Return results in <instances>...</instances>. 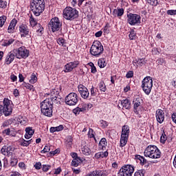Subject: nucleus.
<instances>
[{
	"mask_svg": "<svg viewBox=\"0 0 176 176\" xmlns=\"http://www.w3.org/2000/svg\"><path fill=\"white\" fill-rule=\"evenodd\" d=\"M45 8L46 2L45 0H31L30 1V9L36 17L41 16L45 12Z\"/></svg>",
	"mask_w": 176,
	"mask_h": 176,
	"instance_id": "f257e3e1",
	"label": "nucleus"
},
{
	"mask_svg": "<svg viewBox=\"0 0 176 176\" xmlns=\"http://www.w3.org/2000/svg\"><path fill=\"white\" fill-rule=\"evenodd\" d=\"M48 27L50 28L52 32H58V36H64V33H63V23L60 21L58 17L52 18L48 23Z\"/></svg>",
	"mask_w": 176,
	"mask_h": 176,
	"instance_id": "f03ea898",
	"label": "nucleus"
},
{
	"mask_svg": "<svg viewBox=\"0 0 176 176\" xmlns=\"http://www.w3.org/2000/svg\"><path fill=\"white\" fill-rule=\"evenodd\" d=\"M145 157H150V159H160L162 152L155 145H149L144 150Z\"/></svg>",
	"mask_w": 176,
	"mask_h": 176,
	"instance_id": "7ed1b4c3",
	"label": "nucleus"
},
{
	"mask_svg": "<svg viewBox=\"0 0 176 176\" xmlns=\"http://www.w3.org/2000/svg\"><path fill=\"white\" fill-rule=\"evenodd\" d=\"M41 111L44 116L50 118L53 115V103L50 98H47L41 103Z\"/></svg>",
	"mask_w": 176,
	"mask_h": 176,
	"instance_id": "20e7f679",
	"label": "nucleus"
},
{
	"mask_svg": "<svg viewBox=\"0 0 176 176\" xmlns=\"http://www.w3.org/2000/svg\"><path fill=\"white\" fill-rule=\"evenodd\" d=\"M63 17L66 20H75L79 17V11L72 7H66L63 10Z\"/></svg>",
	"mask_w": 176,
	"mask_h": 176,
	"instance_id": "39448f33",
	"label": "nucleus"
},
{
	"mask_svg": "<svg viewBox=\"0 0 176 176\" xmlns=\"http://www.w3.org/2000/svg\"><path fill=\"white\" fill-rule=\"evenodd\" d=\"M104 53V46L99 41H94L90 49V54L94 57H100Z\"/></svg>",
	"mask_w": 176,
	"mask_h": 176,
	"instance_id": "423d86ee",
	"label": "nucleus"
},
{
	"mask_svg": "<svg viewBox=\"0 0 176 176\" xmlns=\"http://www.w3.org/2000/svg\"><path fill=\"white\" fill-rule=\"evenodd\" d=\"M11 102L12 100L8 98H5L3 99V106L0 104V116H2V113H3L5 116H10V115H12L13 109L12 108Z\"/></svg>",
	"mask_w": 176,
	"mask_h": 176,
	"instance_id": "0eeeda50",
	"label": "nucleus"
},
{
	"mask_svg": "<svg viewBox=\"0 0 176 176\" xmlns=\"http://www.w3.org/2000/svg\"><path fill=\"white\" fill-rule=\"evenodd\" d=\"M141 87L144 93H145L146 96H149L152 91V87H153V80H152V77H145L142 81Z\"/></svg>",
	"mask_w": 176,
	"mask_h": 176,
	"instance_id": "6e6552de",
	"label": "nucleus"
},
{
	"mask_svg": "<svg viewBox=\"0 0 176 176\" xmlns=\"http://www.w3.org/2000/svg\"><path fill=\"white\" fill-rule=\"evenodd\" d=\"M16 54V58L21 60H25L28 57H30V50H28L25 46H21L19 48L14 49Z\"/></svg>",
	"mask_w": 176,
	"mask_h": 176,
	"instance_id": "1a4fd4ad",
	"label": "nucleus"
},
{
	"mask_svg": "<svg viewBox=\"0 0 176 176\" xmlns=\"http://www.w3.org/2000/svg\"><path fill=\"white\" fill-rule=\"evenodd\" d=\"M134 173V166L131 164H125L120 169L118 176H132Z\"/></svg>",
	"mask_w": 176,
	"mask_h": 176,
	"instance_id": "9d476101",
	"label": "nucleus"
},
{
	"mask_svg": "<svg viewBox=\"0 0 176 176\" xmlns=\"http://www.w3.org/2000/svg\"><path fill=\"white\" fill-rule=\"evenodd\" d=\"M127 23L130 25H140L141 24V15L130 12L127 14Z\"/></svg>",
	"mask_w": 176,
	"mask_h": 176,
	"instance_id": "9b49d317",
	"label": "nucleus"
},
{
	"mask_svg": "<svg viewBox=\"0 0 176 176\" xmlns=\"http://www.w3.org/2000/svg\"><path fill=\"white\" fill-rule=\"evenodd\" d=\"M79 97L76 93L72 92L69 94L65 98V102L67 105L74 106L78 104Z\"/></svg>",
	"mask_w": 176,
	"mask_h": 176,
	"instance_id": "f8f14e48",
	"label": "nucleus"
},
{
	"mask_svg": "<svg viewBox=\"0 0 176 176\" xmlns=\"http://www.w3.org/2000/svg\"><path fill=\"white\" fill-rule=\"evenodd\" d=\"M19 31L21 35V38H25V36H28V38H31V36L30 35L31 32L30 31V28H28V26L26 24H21L19 27Z\"/></svg>",
	"mask_w": 176,
	"mask_h": 176,
	"instance_id": "ddd939ff",
	"label": "nucleus"
},
{
	"mask_svg": "<svg viewBox=\"0 0 176 176\" xmlns=\"http://www.w3.org/2000/svg\"><path fill=\"white\" fill-rule=\"evenodd\" d=\"M80 64L79 60H74L73 62H69V63H67L65 65L64 67V72L67 73V72H72L75 68H78V66Z\"/></svg>",
	"mask_w": 176,
	"mask_h": 176,
	"instance_id": "4468645a",
	"label": "nucleus"
},
{
	"mask_svg": "<svg viewBox=\"0 0 176 176\" xmlns=\"http://www.w3.org/2000/svg\"><path fill=\"white\" fill-rule=\"evenodd\" d=\"M78 91L84 100H87L89 98V96H90V93L89 92V89L82 84H80L78 85Z\"/></svg>",
	"mask_w": 176,
	"mask_h": 176,
	"instance_id": "2eb2a0df",
	"label": "nucleus"
},
{
	"mask_svg": "<svg viewBox=\"0 0 176 176\" xmlns=\"http://www.w3.org/2000/svg\"><path fill=\"white\" fill-rule=\"evenodd\" d=\"M133 102L134 109L133 112L135 113H138V109H140L142 104H144V100L140 97H138L133 100Z\"/></svg>",
	"mask_w": 176,
	"mask_h": 176,
	"instance_id": "dca6fc26",
	"label": "nucleus"
},
{
	"mask_svg": "<svg viewBox=\"0 0 176 176\" xmlns=\"http://www.w3.org/2000/svg\"><path fill=\"white\" fill-rule=\"evenodd\" d=\"M14 58H16V52H14V50H13L7 54L5 59V64L6 65H10V64L14 61Z\"/></svg>",
	"mask_w": 176,
	"mask_h": 176,
	"instance_id": "f3484780",
	"label": "nucleus"
},
{
	"mask_svg": "<svg viewBox=\"0 0 176 176\" xmlns=\"http://www.w3.org/2000/svg\"><path fill=\"white\" fill-rule=\"evenodd\" d=\"M155 117L157 122L162 124V123L164 122V111H163L162 109H157L155 113Z\"/></svg>",
	"mask_w": 176,
	"mask_h": 176,
	"instance_id": "a211bd4d",
	"label": "nucleus"
},
{
	"mask_svg": "<svg viewBox=\"0 0 176 176\" xmlns=\"http://www.w3.org/2000/svg\"><path fill=\"white\" fill-rule=\"evenodd\" d=\"M86 111H87V109L86 108L85 103L82 102L79 105V107L74 109L73 110V112H74V113H75V115H79V113H80V112H83V113H85V112H86Z\"/></svg>",
	"mask_w": 176,
	"mask_h": 176,
	"instance_id": "6ab92c4d",
	"label": "nucleus"
},
{
	"mask_svg": "<svg viewBox=\"0 0 176 176\" xmlns=\"http://www.w3.org/2000/svg\"><path fill=\"white\" fill-rule=\"evenodd\" d=\"M120 101V104L122 107V109H131V101L129 99H124Z\"/></svg>",
	"mask_w": 176,
	"mask_h": 176,
	"instance_id": "aec40b11",
	"label": "nucleus"
},
{
	"mask_svg": "<svg viewBox=\"0 0 176 176\" xmlns=\"http://www.w3.org/2000/svg\"><path fill=\"white\" fill-rule=\"evenodd\" d=\"M133 65H136V67H142L146 64V60H145V58H138L133 61Z\"/></svg>",
	"mask_w": 176,
	"mask_h": 176,
	"instance_id": "412c9836",
	"label": "nucleus"
},
{
	"mask_svg": "<svg viewBox=\"0 0 176 176\" xmlns=\"http://www.w3.org/2000/svg\"><path fill=\"white\" fill-rule=\"evenodd\" d=\"M112 14L114 17H122L124 14V9L123 8H117L113 10Z\"/></svg>",
	"mask_w": 176,
	"mask_h": 176,
	"instance_id": "4be33fe9",
	"label": "nucleus"
},
{
	"mask_svg": "<svg viewBox=\"0 0 176 176\" xmlns=\"http://www.w3.org/2000/svg\"><path fill=\"white\" fill-rule=\"evenodd\" d=\"M107 145H108V142L105 138H102L99 142V148L101 151H105L107 149Z\"/></svg>",
	"mask_w": 176,
	"mask_h": 176,
	"instance_id": "5701e85b",
	"label": "nucleus"
},
{
	"mask_svg": "<svg viewBox=\"0 0 176 176\" xmlns=\"http://www.w3.org/2000/svg\"><path fill=\"white\" fill-rule=\"evenodd\" d=\"M130 135V127L129 125H124L122 128V133L121 135L124 137H129Z\"/></svg>",
	"mask_w": 176,
	"mask_h": 176,
	"instance_id": "b1692460",
	"label": "nucleus"
},
{
	"mask_svg": "<svg viewBox=\"0 0 176 176\" xmlns=\"http://www.w3.org/2000/svg\"><path fill=\"white\" fill-rule=\"evenodd\" d=\"M129 141V136H120V148H123V146H126L127 145V142Z\"/></svg>",
	"mask_w": 176,
	"mask_h": 176,
	"instance_id": "393cba45",
	"label": "nucleus"
},
{
	"mask_svg": "<svg viewBox=\"0 0 176 176\" xmlns=\"http://www.w3.org/2000/svg\"><path fill=\"white\" fill-rule=\"evenodd\" d=\"M14 42V38H9V39H6L2 41V46H4L6 47H8V46H10Z\"/></svg>",
	"mask_w": 176,
	"mask_h": 176,
	"instance_id": "a878e982",
	"label": "nucleus"
},
{
	"mask_svg": "<svg viewBox=\"0 0 176 176\" xmlns=\"http://www.w3.org/2000/svg\"><path fill=\"white\" fill-rule=\"evenodd\" d=\"M81 151L83 153V155H85V156H89L91 153V150L87 146H84L81 148Z\"/></svg>",
	"mask_w": 176,
	"mask_h": 176,
	"instance_id": "bb28decb",
	"label": "nucleus"
},
{
	"mask_svg": "<svg viewBox=\"0 0 176 176\" xmlns=\"http://www.w3.org/2000/svg\"><path fill=\"white\" fill-rule=\"evenodd\" d=\"M82 162V161L80 157L73 159L72 161V166H73V167H78V166H79Z\"/></svg>",
	"mask_w": 176,
	"mask_h": 176,
	"instance_id": "cd10ccee",
	"label": "nucleus"
},
{
	"mask_svg": "<svg viewBox=\"0 0 176 176\" xmlns=\"http://www.w3.org/2000/svg\"><path fill=\"white\" fill-rule=\"evenodd\" d=\"M98 65L100 68H105L107 67V62L105 61V58H101L98 60Z\"/></svg>",
	"mask_w": 176,
	"mask_h": 176,
	"instance_id": "c85d7f7f",
	"label": "nucleus"
},
{
	"mask_svg": "<svg viewBox=\"0 0 176 176\" xmlns=\"http://www.w3.org/2000/svg\"><path fill=\"white\" fill-rule=\"evenodd\" d=\"M29 20H30V24L32 28L37 27L38 24H39L38 23V21H36V19H35V18H34L32 15H31Z\"/></svg>",
	"mask_w": 176,
	"mask_h": 176,
	"instance_id": "c756f323",
	"label": "nucleus"
},
{
	"mask_svg": "<svg viewBox=\"0 0 176 176\" xmlns=\"http://www.w3.org/2000/svg\"><path fill=\"white\" fill-rule=\"evenodd\" d=\"M162 135L160 137V142L162 144H166V141H167V135H166V132H164V129L162 128Z\"/></svg>",
	"mask_w": 176,
	"mask_h": 176,
	"instance_id": "7c9ffc66",
	"label": "nucleus"
},
{
	"mask_svg": "<svg viewBox=\"0 0 176 176\" xmlns=\"http://www.w3.org/2000/svg\"><path fill=\"white\" fill-rule=\"evenodd\" d=\"M22 86H23V87H25V89H28L30 91H35V88H34V85H32L30 83L23 82L22 84Z\"/></svg>",
	"mask_w": 176,
	"mask_h": 176,
	"instance_id": "2f4dec72",
	"label": "nucleus"
},
{
	"mask_svg": "<svg viewBox=\"0 0 176 176\" xmlns=\"http://www.w3.org/2000/svg\"><path fill=\"white\" fill-rule=\"evenodd\" d=\"M58 94H59V92L58 90L52 89L50 93L45 94V96H50V98H51V97L58 96Z\"/></svg>",
	"mask_w": 176,
	"mask_h": 176,
	"instance_id": "473e14b6",
	"label": "nucleus"
},
{
	"mask_svg": "<svg viewBox=\"0 0 176 176\" xmlns=\"http://www.w3.org/2000/svg\"><path fill=\"white\" fill-rule=\"evenodd\" d=\"M98 93V89L96 88L94 86H92L90 89L91 97H96Z\"/></svg>",
	"mask_w": 176,
	"mask_h": 176,
	"instance_id": "72a5a7b5",
	"label": "nucleus"
},
{
	"mask_svg": "<svg viewBox=\"0 0 176 176\" xmlns=\"http://www.w3.org/2000/svg\"><path fill=\"white\" fill-rule=\"evenodd\" d=\"M56 42L60 45V46H63V47H67V42H65V39L63 38H59L56 40Z\"/></svg>",
	"mask_w": 176,
	"mask_h": 176,
	"instance_id": "f704fd0d",
	"label": "nucleus"
},
{
	"mask_svg": "<svg viewBox=\"0 0 176 176\" xmlns=\"http://www.w3.org/2000/svg\"><path fill=\"white\" fill-rule=\"evenodd\" d=\"M136 35H137V34L135 33V31L134 30V29H131L130 34L129 35V39L131 41L135 40Z\"/></svg>",
	"mask_w": 176,
	"mask_h": 176,
	"instance_id": "c9c22d12",
	"label": "nucleus"
},
{
	"mask_svg": "<svg viewBox=\"0 0 176 176\" xmlns=\"http://www.w3.org/2000/svg\"><path fill=\"white\" fill-rule=\"evenodd\" d=\"M146 3L151 5V6H157L159 5V1L157 0H145Z\"/></svg>",
	"mask_w": 176,
	"mask_h": 176,
	"instance_id": "e433bc0d",
	"label": "nucleus"
},
{
	"mask_svg": "<svg viewBox=\"0 0 176 176\" xmlns=\"http://www.w3.org/2000/svg\"><path fill=\"white\" fill-rule=\"evenodd\" d=\"M50 100L51 101L52 105L53 104H60V98H58V96H54L50 98Z\"/></svg>",
	"mask_w": 176,
	"mask_h": 176,
	"instance_id": "4c0bfd02",
	"label": "nucleus"
},
{
	"mask_svg": "<svg viewBox=\"0 0 176 176\" xmlns=\"http://www.w3.org/2000/svg\"><path fill=\"white\" fill-rule=\"evenodd\" d=\"M99 89L100 91H103L104 93V91H107V86L105 85V83L104 82V81H101L99 83Z\"/></svg>",
	"mask_w": 176,
	"mask_h": 176,
	"instance_id": "58836bf2",
	"label": "nucleus"
},
{
	"mask_svg": "<svg viewBox=\"0 0 176 176\" xmlns=\"http://www.w3.org/2000/svg\"><path fill=\"white\" fill-rule=\"evenodd\" d=\"M30 78L31 79L30 80V83L32 85H34V83H36V82H38V78L34 74H32Z\"/></svg>",
	"mask_w": 176,
	"mask_h": 176,
	"instance_id": "ea45409f",
	"label": "nucleus"
},
{
	"mask_svg": "<svg viewBox=\"0 0 176 176\" xmlns=\"http://www.w3.org/2000/svg\"><path fill=\"white\" fill-rule=\"evenodd\" d=\"M94 130H93L91 128H89L87 135L89 138H94L96 141V136L94 135Z\"/></svg>",
	"mask_w": 176,
	"mask_h": 176,
	"instance_id": "a19ab883",
	"label": "nucleus"
},
{
	"mask_svg": "<svg viewBox=\"0 0 176 176\" xmlns=\"http://www.w3.org/2000/svg\"><path fill=\"white\" fill-rule=\"evenodd\" d=\"M6 19H8V17L5 15L0 16V27L1 28L3 27L5 22L6 21Z\"/></svg>",
	"mask_w": 176,
	"mask_h": 176,
	"instance_id": "79ce46f5",
	"label": "nucleus"
},
{
	"mask_svg": "<svg viewBox=\"0 0 176 176\" xmlns=\"http://www.w3.org/2000/svg\"><path fill=\"white\" fill-rule=\"evenodd\" d=\"M26 134H28L29 135H34V133H35V131L32 129L31 127H27L25 129Z\"/></svg>",
	"mask_w": 176,
	"mask_h": 176,
	"instance_id": "37998d69",
	"label": "nucleus"
},
{
	"mask_svg": "<svg viewBox=\"0 0 176 176\" xmlns=\"http://www.w3.org/2000/svg\"><path fill=\"white\" fill-rule=\"evenodd\" d=\"M8 7V2L5 0H0V8L1 9H6Z\"/></svg>",
	"mask_w": 176,
	"mask_h": 176,
	"instance_id": "c03bdc74",
	"label": "nucleus"
},
{
	"mask_svg": "<svg viewBox=\"0 0 176 176\" xmlns=\"http://www.w3.org/2000/svg\"><path fill=\"white\" fill-rule=\"evenodd\" d=\"M36 27L38 28L36 32L42 35V34H43V27L41 25V23H38Z\"/></svg>",
	"mask_w": 176,
	"mask_h": 176,
	"instance_id": "a18cd8bd",
	"label": "nucleus"
},
{
	"mask_svg": "<svg viewBox=\"0 0 176 176\" xmlns=\"http://www.w3.org/2000/svg\"><path fill=\"white\" fill-rule=\"evenodd\" d=\"M12 124V120H7L5 122H3L1 127H8V126H10Z\"/></svg>",
	"mask_w": 176,
	"mask_h": 176,
	"instance_id": "49530a36",
	"label": "nucleus"
},
{
	"mask_svg": "<svg viewBox=\"0 0 176 176\" xmlns=\"http://www.w3.org/2000/svg\"><path fill=\"white\" fill-rule=\"evenodd\" d=\"M89 66L91 67V74H96V72H97V68L94 66V63H89Z\"/></svg>",
	"mask_w": 176,
	"mask_h": 176,
	"instance_id": "de8ad7c7",
	"label": "nucleus"
},
{
	"mask_svg": "<svg viewBox=\"0 0 176 176\" xmlns=\"http://www.w3.org/2000/svg\"><path fill=\"white\" fill-rule=\"evenodd\" d=\"M50 152V146L46 145L45 146L44 148L41 151V153H47Z\"/></svg>",
	"mask_w": 176,
	"mask_h": 176,
	"instance_id": "09e8293b",
	"label": "nucleus"
},
{
	"mask_svg": "<svg viewBox=\"0 0 176 176\" xmlns=\"http://www.w3.org/2000/svg\"><path fill=\"white\" fill-rule=\"evenodd\" d=\"M144 173L145 170H138L135 173L134 176H144Z\"/></svg>",
	"mask_w": 176,
	"mask_h": 176,
	"instance_id": "8fccbe9b",
	"label": "nucleus"
},
{
	"mask_svg": "<svg viewBox=\"0 0 176 176\" xmlns=\"http://www.w3.org/2000/svg\"><path fill=\"white\" fill-rule=\"evenodd\" d=\"M100 124L102 129H106V127H108V122L104 120H100Z\"/></svg>",
	"mask_w": 176,
	"mask_h": 176,
	"instance_id": "3c124183",
	"label": "nucleus"
},
{
	"mask_svg": "<svg viewBox=\"0 0 176 176\" xmlns=\"http://www.w3.org/2000/svg\"><path fill=\"white\" fill-rule=\"evenodd\" d=\"M20 145L21 146H28L30 145V142H28V140L22 139V141L21 142Z\"/></svg>",
	"mask_w": 176,
	"mask_h": 176,
	"instance_id": "603ef678",
	"label": "nucleus"
},
{
	"mask_svg": "<svg viewBox=\"0 0 176 176\" xmlns=\"http://www.w3.org/2000/svg\"><path fill=\"white\" fill-rule=\"evenodd\" d=\"M18 160L16 158H13V159H11L10 160V166L12 167H14V166H16L17 165V163H18Z\"/></svg>",
	"mask_w": 176,
	"mask_h": 176,
	"instance_id": "864d4df0",
	"label": "nucleus"
},
{
	"mask_svg": "<svg viewBox=\"0 0 176 176\" xmlns=\"http://www.w3.org/2000/svg\"><path fill=\"white\" fill-rule=\"evenodd\" d=\"M100 157L101 159H104V157H108L109 153L108 152V151H106L104 152H100Z\"/></svg>",
	"mask_w": 176,
	"mask_h": 176,
	"instance_id": "5fc2aeb1",
	"label": "nucleus"
},
{
	"mask_svg": "<svg viewBox=\"0 0 176 176\" xmlns=\"http://www.w3.org/2000/svg\"><path fill=\"white\" fill-rule=\"evenodd\" d=\"M50 168H52V166L50 165H43L42 169L44 173H47Z\"/></svg>",
	"mask_w": 176,
	"mask_h": 176,
	"instance_id": "6e6d98bb",
	"label": "nucleus"
},
{
	"mask_svg": "<svg viewBox=\"0 0 176 176\" xmlns=\"http://www.w3.org/2000/svg\"><path fill=\"white\" fill-rule=\"evenodd\" d=\"M166 13L169 16H175L176 15V10H167Z\"/></svg>",
	"mask_w": 176,
	"mask_h": 176,
	"instance_id": "4d7b16f0",
	"label": "nucleus"
},
{
	"mask_svg": "<svg viewBox=\"0 0 176 176\" xmlns=\"http://www.w3.org/2000/svg\"><path fill=\"white\" fill-rule=\"evenodd\" d=\"M133 76H134V72L133 71H129L126 74L127 79H130V78H133Z\"/></svg>",
	"mask_w": 176,
	"mask_h": 176,
	"instance_id": "13d9d810",
	"label": "nucleus"
},
{
	"mask_svg": "<svg viewBox=\"0 0 176 176\" xmlns=\"http://www.w3.org/2000/svg\"><path fill=\"white\" fill-rule=\"evenodd\" d=\"M14 26L10 25L8 28V34H13L14 32Z\"/></svg>",
	"mask_w": 176,
	"mask_h": 176,
	"instance_id": "bf43d9fd",
	"label": "nucleus"
},
{
	"mask_svg": "<svg viewBox=\"0 0 176 176\" xmlns=\"http://www.w3.org/2000/svg\"><path fill=\"white\" fill-rule=\"evenodd\" d=\"M3 167L5 168H8L9 166V161H8V158H6V157L3 159Z\"/></svg>",
	"mask_w": 176,
	"mask_h": 176,
	"instance_id": "052dcab7",
	"label": "nucleus"
},
{
	"mask_svg": "<svg viewBox=\"0 0 176 176\" xmlns=\"http://www.w3.org/2000/svg\"><path fill=\"white\" fill-rule=\"evenodd\" d=\"M58 153H60V149H58V148L56 149L54 151L50 152V156H54L55 155H57Z\"/></svg>",
	"mask_w": 176,
	"mask_h": 176,
	"instance_id": "680f3d73",
	"label": "nucleus"
},
{
	"mask_svg": "<svg viewBox=\"0 0 176 176\" xmlns=\"http://www.w3.org/2000/svg\"><path fill=\"white\" fill-rule=\"evenodd\" d=\"M17 23H18L17 19H13L11 21V22H10V25H12V27L16 28V25H17Z\"/></svg>",
	"mask_w": 176,
	"mask_h": 176,
	"instance_id": "e2e57ef3",
	"label": "nucleus"
},
{
	"mask_svg": "<svg viewBox=\"0 0 176 176\" xmlns=\"http://www.w3.org/2000/svg\"><path fill=\"white\" fill-rule=\"evenodd\" d=\"M34 167H35L36 170H41V168H42V163L36 162L34 164Z\"/></svg>",
	"mask_w": 176,
	"mask_h": 176,
	"instance_id": "0e129e2a",
	"label": "nucleus"
},
{
	"mask_svg": "<svg viewBox=\"0 0 176 176\" xmlns=\"http://www.w3.org/2000/svg\"><path fill=\"white\" fill-rule=\"evenodd\" d=\"M3 134H5L6 135H10V133H12V131H10V129H6L3 131Z\"/></svg>",
	"mask_w": 176,
	"mask_h": 176,
	"instance_id": "69168bd1",
	"label": "nucleus"
},
{
	"mask_svg": "<svg viewBox=\"0 0 176 176\" xmlns=\"http://www.w3.org/2000/svg\"><path fill=\"white\" fill-rule=\"evenodd\" d=\"M140 161L141 164H142V165L146 164V163H147L146 159H145V157H142Z\"/></svg>",
	"mask_w": 176,
	"mask_h": 176,
	"instance_id": "338daca9",
	"label": "nucleus"
},
{
	"mask_svg": "<svg viewBox=\"0 0 176 176\" xmlns=\"http://www.w3.org/2000/svg\"><path fill=\"white\" fill-rule=\"evenodd\" d=\"M171 119L174 123L176 124V113H173L171 116Z\"/></svg>",
	"mask_w": 176,
	"mask_h": 176,
	"instance_id": "774afa93",
	"label": "nucleus"
}]
</instances>
